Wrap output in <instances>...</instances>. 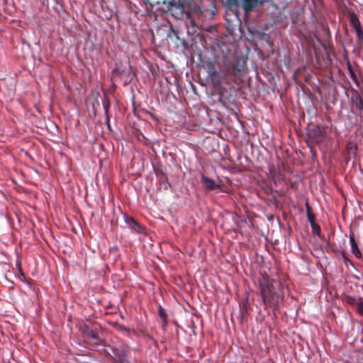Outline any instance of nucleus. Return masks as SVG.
<instances>
[{
  "label": "nucleus",
  "mask_w": 363,
  "mask_h": 363,
  "mask_svg": "<svg viewBox=\"0 0 363 363\" xmlns=\"http://www.w3.org/2000/svg\"><path fill=\"white\" fill-rule=\"evenodd\" d=\"M260 294L266 307L279 306L284 300L281 291H275L272 280L267 276H262L259 279Z\"/></svg>",
  "instance_id": "f257e3e1"
},
{
  "label": "nucleus",
  "mask_w": 363,
  "mask_h": 363,
  "mask_svg": "<svg viewBox=\"0 0 363 363\" xmlns=\"http://www.w3.org/2000/svg\"><path fill=\"white\" fill-rule=\"evenodd\" d=\"M351 25L354 28L357 35L359 38H361L362 35V31H361V26H360V22L358 19V18L356 16L355 14L352 13L350 15V19Z\"/></svg>",
  "instance_id": "f03ea898"
},
{
  "label": "nucleus",
  "mask_w": 363,
  "mask_h": 363,
  "mask_svg": "<svg viewBox=\"0 0 363 363\" xmlns=\"http://www.w3.org/2000/svg\"><path fill=\"white\" fill-rule=\"evenodd\" d=\"M201 179L203 183L204 184L206 189H207L208 190H213L216 187L218 186V185H217L213 179H210L205 174L201 175Z\"/></svg>",
  "instance_id": "7ed1b4c3"
},
{
  "label": "nucleus",
  "mask_w": 363,
  "mask_h": 363,
  "mask_svg": "<svg viewBox=\"0 0 363 363\" xmlns=\"http://www.w3.org/2000/svg\"><path fill=\"white\" fill-rule=\"evenodd\" d=\"M350 242L351 245V250L354 255L357 258H360L362 257L361 251L359 250L355 240L352 235H350Z\"/></svg>",
  "instance_id": "20e7f679"
},
{
  "label": "nucleus",
  "mask_w": 363,
  "mask_h": 363,
  "mask_svg": "<svg viewBox=\"0 0 363 363\" xmlns=\"http://www.w3.org/2000/svg\"><path fill=\"white\" fill-rule=\"evenodd\" d=\"M347 152L350 157H354L356 155L357 145L354 142H350L347 144Z\"/></svg>",
  "instance_id": "39448f33"
},
{
  "label": "nucleus",
  "mask_w": 363,
  "mask_h": 363,
  "mask_svg": "<svg viewBox=\"0 0 363 363\" xmlns=\"http://www.w3.org/2000/svg\"><path fill=\"white\" fill-rule=\"evenodd\" d=\"M347 69H348V71H349V73H350V77L352 79V80L355 82V83H357V75L354 72V71L352 69L350 64H348L347 65Z\"/></svg>",
  "instance_id": "423d86ee"
},
{
  "label": "nucleus",
  "mask_w": 363,
  "mask_h": 363,
  "mask_svg": "<svg viewBox=\"0 0 363 363\" xmlns=\"http://www.w3.org/2000/svg\"><path fill=\"white\" fill-rule=\"evenodd\" d=\"M159 315L163 319L164 321H166L167 315L164 310L161 306H160Z\"/></svg>",
  "instance_id": "0eeeda50"
},
{
  "label": "nucleus",
  "mask_w": 363,
  "mask_h": 363,
  "mask_svg": "<svg viewBox=\"0 0 363 363\" xmlns=\"http://www.w3.org/2000/svg\"><path fill=\"white\" fill-rule=\"evenodd\" d=\"M126 223H128L129 225H130V223H132L133 224H134L135 225H136L138 228H140V227L139 226V225L138 224V223L132 218H127L126 219Z\"/></svg>",
  "instance_id": "6e6552de"
},
{
  "label": "nucleus",
  "mask_w": 363,
  "mask_h": 363,
  "mask_svg": "<svg viewBox=\"0 0 363 363\" xmlns=\"http://www.w3.org/2000/svg\"><path fill=\"white\" fill-rule=\"evenodd\" d=\"M103 106H104L106 114H107L109 106H108V101L106 99H104L103 101Z\"/></svg>",
  "instance_id": "1a4fd4ad"
},
{
  "label": "nucleus",
  "mask_w": 363,
  "mask_h": 363,
  "mask_svg": "<svg viewBox=\"0 0 363 363\" xmlns=\"http://www.w3.org/2000/svg\"><path fill=\"white\" fill-rule=\"evenodd\" d=\"M357 311L360 314H363V302H360L357 304Z\"/></svg>",
  "instance_id": "9d476101"
},
{
  "label": "nucleus",
  "mask_w": 363,
  "mask_h": 363,
  "mask_svg": "<svg viewBox=\"0 0 363 363\" xmlns=\"http://www.w3.org/2000/svg\"><path fill=\"white\" fill-rule=\"evenodd\" d=\"M250 0H243V6L246 11L248 10V4Z\"/></svg>",
  "instance_id": "9b49d317"
},
{
  "label": "nucleus",
  "mask_w": 363,
  "mask_h": 363,
  "mask_svg": "<svg viewBox=\"0 0 363 363\" xmlns=\"http://www.w3.org/2000/svg\"><path fill=\"white\" fill-rule=\"evenodd\" d=\"M216 73H217V72H216V71H211V72H210V75H211V76H214V75H216Z\"/></svg>",
  "instance_id": "f8f14e48"
},
{
  "label": "nucleus",
  "mask_w": 363,
  "mask_h": 363,
  "mask_svg": "<svg viewBox=\"0 0 363 363\" xmlns=\"http://www.w3.org/2000/svg\"><path fill=\"white\" fill-rule=\"evenodd\" d=\"M308 219L310 220V221H311V225L313 226V221H312V220H311V216H310L309 213H308Z\"/></svg>",
  "instance_id": "ddd939ff"
}]
</instances>
